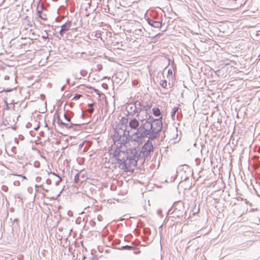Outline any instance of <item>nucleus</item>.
I'll return each mask as SVG.
<instances>
[{"instance_id": "nucleus-1", "label": "nucleus", "mask_w": 260, "mask_h": 260, "mask_svg": "<svg viewBox=\"0 0 260 260\" xmlns=\"http://www.w3.org/2000/svg\"><path fill=\"white\" fill-rule=\"evenodd\" d=\"M162 117L154 118L150 114H146V118L141 120L140 129L137 132L139 137L141 139L148 138L155 140L159 138L163 128Z\"/></svg>"}, {"instance_id": "nucleus-2", "label": "nucleus", "mask_w": 260, "mask_h": 260, "mask_svg": "<svg viewBox=\"0 0 260 260\" xmlns=\"http://www.w3.org/2000/svg\"><path fill=\"white\" fill-rule=\"evenodd\" d=\"M138 161L141 162L139 157L137 154V149L131 150L130 153L125 154V156L122 158L117 159L118 167L124 172L133 170L137 166Z\"/></svg>"}, {"instance_id": "nucleus-3", "label": "nucleus", "mask_w": 260, "mask_h": 260, "mask_svg": "<svg viewBox=\"0 0 260 260\" xmlns=\"http://www.w3.org/2000/svg\"><path fill=\"white\" fill-rule=\"evenodd\" d=\"M129 131H124L122 129L119 131L115 130V133L113 135V141L115 145L118 149L121 150L123 148H126L127 150L126 144L128 143Z\"/></svg>"}, {"instance_id": "nucleus-4", "label": "nucleus", "mask_w": 260, "mask_h": 260, "mask_svg": "<svg viewBox=\"0 0 260 260\" xmlns=\"http://www.w3.org/2000/svg\"><path fill=\"white\" fill-rule=\"evenodd\" d=\"M153 140L148 139L142 147L140 151L137 150V154L139 159L141 160V164H143L146 159L148 160L150 158V155L154 151V147L152 143Z\"/></svg>"}, {"instance_id": "nucleus-5", "label": "nucleus", "mask_w": 260, "mask_h": 260, "mask_svg": "<svg viewBox=\"0 0 260 260\" xmlns=\"http://www.w3.org/2000/svg\"><path fill=\"white\" fill-rule=\"evenodd\" d=\"M172 211V214L178 218H186V211L184 203L181 201L175 202L172 208L169 210V212Z\"/></svg>"}, {"instance_id": "nucleus-6", "label": "nucleus", "mask_w": 260, "mask_h": 260, "mask_svg": "<svg viewBox=\"0 0 260 260\" xmlns=\"http://www.w3.org/2000/svg\"><path fill=\"white\" fill-rule=\"evenodd\" d=\"M122 121V123H127L128 122V125L127 126V127H129L131 129L135 130L136 132L134 133V135L136 136L138 139H140V138L139 137V136L137 135V132L138 130H139L140 126L141 125L138 120H137L136 118H129V120L128 121V118H123Z\"/></svg>"}, {"instance_id": "nucleus-7", "label": "nucleus", "mask_w": 260, "mask_h": 260, "mask_svg": "<svg viewBox=\"0 0 260 260\" xmlns=\"http://www.w3.org/2000/svg\"><path fill=\"white\" fill-rule=\"evenodd\" d=\"M57 123L61 127L66 128L67 129H76L81 127V124H74L72 122L70 123L63 122L60 119L59 115L57 116Z\"/></svg>"}, {"instance_id": "nucleus-8", "label": "nucleus", "mask_w": 260, "mask_h": 260, "mask_svg": "<svg viewBox=\"0 0 260 260\" xmlns=\"http://www.w3.org/2000/svg\"><path fill=\"white\" fill-rule=\"evenodd\" d=\"M162 18L158 20H156L154 18H147L146 20L150 26L155 28H160L162 25Z\"/></svg>"}, {"instance_id": "nucleus-9", "label": "nucleus", "mask_w": 260, "mask_h": 260, "mask_svg": "<svg viewBox=\"0 0 260 260\" xmlns=\"http://www.w3.org/2000/svg\"><path fill=\"white\" fill-rule=\"evenodd\" d=\"M135 107L134 108L135 109V112H133V114H137L136 117L139 118V114L141 111H144V102H141L139 101L135 102Z\"/></svg>"}, {"instance_id": "nucleus-10", "label": "nucleus", "mask_w": 260, "mask_h": 260, "mask_svg": "<svg viewBox=\"0 0 260 260\" xmlns=\"http://www.w3.org/2000/svg\"><path fill=\"white\" fill-rule=\"evenodd\" d=\"M72 26V21H68L64 24H62L61 26V29H60L59 32L61 37H63L64 34L70 29V27Z\"/></svg>"}, {"instance_id": "nucleus-11", "label": "nucleus", "mask_w": 260, "mask_h": 260, "mask_svg": "<svg viewBox=\"0 0 260 260\" xmlns=\"http://www.w3.org/2000/svg\"><path fill=\"white\" fill-rule=\"evenodd\" d=\"M122 150L118 149L117 148V150L114 151L113 153V157H115V160H116V164H117V159L118 158H122V157H121V154H123L125 155V151H126V148H123V149H121Z\"/></svg>"}, {"instance_id": "nucleus-12", "label": "nucleus", "mask_w": 260, "mask_h": 260, "mask_svg": "<svg viewBox=\"0 0 260 260\" xmlns=\"http://www.w3.org/2000/svg\"><path fill=\"white\" fill-rule=\"evenodd\" d=\"M43 10V5L42 3H41V1H40L39 4H38V6L37 7V9L38 16L41 19L44 20H47L46 15H41Z\"/></svg>"}, {"instance_id": "nucleus-13", "label": "nucleus", "mask_w": 260, "mask_h": 260, "mask_svg": "<svg viewBox=\"0 0 260 260\" xmlns=\"http://www.w3.org/2000/svg\"><path fill=\"white\" fill-rule=\"evenodd\" d=\"M134 107H135V103L134 104H130L127 106L126 109L127 110L128 115H129V116L131 115L133 116L136 114H133V112H135V109L134 108Z\"/></svg>"}, {"instance_id": "nucleus-14", "label": "nucleus", "mask_w": 260, "mask_h": 260, "mask_svg": "<svg viewBox=\"0 0 260 260\" xmlns=\"http://www.w3.org/2000/svg\"><path fill=\"white\" fill-rule=\"evenodd\" d=\"M74 115V113L71 111H67L64 114V117L66 121L71 123V118Z\"/></svg>"}, {"instance_id": "nucleus-15", "label": "nucleus", "mask_w": 260, "mask_h": 260, "mask_svg": "<svg viewBox=\"0 0 260 260\" xmlns=\"http://www.w3.org/2000/svg\"><path fill=\"white\" fill-rule=\"evenodd\" d=\"M152 112L153 114V115L155 117H160L162 116L161 115V113L160 111V109L157 107H154L152 108Z\"/></svg>"}, {"instance_id": "nucleus-16", "label": "nucleus", "mask_w": 260, "mask_h": 260, "mask_svg": "<svg viewBox=\"0 0 260 260\" xmlns=\"http://www.w3.org/2000/svg\"><path fill=\"white\" fill-rule=\"evenodd\" d=\"M134 37L136 39H138L139 37L143 35V31L142 29H137L134 32Z\"/></svg>"}, {"instance_id": "nucleus-17", "label": "nucleus", "mask_w": 260, "mask_h": 260, "mask_svg": "<svg viewBox=\"0 0 260 260\" xmlns=\"http://www.w3.org/2000/svg\"><path fill=\"white\" fill-rule=\"evenodd\" d=\"M83 173V170H81L80 172H78L74 176V181L75 183L78 184L80 182L79 177H80L81 174Z\"/></svg>"}, {"instance_id": "nucleus-18", "label": "nucleus", "mask_w": 260, "mask_h": 260, "mask_svg": "<svg viewBox=\"0 0 260 260\" xmlns=\"http://www.w3.org/2000/svg\"><path fill=\"white\" fill-rule=\"evenodd\" d=\"M120 250H132L134 249V247L132 246L125 245L123 246L120 248H118Z\"/></svg>"}, {"instance_id": "nucleus-19", "label": "nucleus", "mask_w": 260, "mask_h": 260, "mask_svg": "<svg viewBox=\"0 0 260 260\" xmlns=\"http://www.w3.org/2000/svg\"><path fill=\"white\" fill-rule=\"evenodd\" d=\"M145 104H144V111L147 112L151 109L152 105L147 104L146 103H145Z\"/></svg>"}, {"instance_id": "nucleus-20", "label": "nucleus", "mask_w": 260, "mask_h": 260, "mask_svg": "<svg viewBox=\"0 0 260 260\" xmlns=\"http://www.w3.org/2000/svg\"><path fill=\"white\" fill-rule=\"evenodd\" d=\"M80 177L83 179L81 181V183H82L83 181L85 180V179L87 178L86 173L84 170H83V173L81 174Z\"/></svg>"}, {"instance_id": "nucleus-21", "label": "nucleus", "mask_w": 260, "mask_h": 260, "mask_svg": "<svg viewBox=\"0 0 260 260\" xmlns=\"http://www.w3.org/2000/svg\"><path fill=\"white\" fill-rule=\"evenodd\" d=\"M160 84L161 87L166 88L167 86V82L166 80H162Z\"/></svg>"}, {"instance_id": "nucleus-22", "label": "nucleus", "mask_w": 260, "mask_h": 260, "mask_svg": "<svg viewBox=\"0 0 260 260\" xmlns=\"http://www.w3.org/2000/svg\"><path fill=\"white\" fill-rule=\"evenodd\" d=\"M44 32H45V34L43 35V36H42V38L43 40H46L49 39L48 34L46 30L44 31Z\"/></svg>"}, {"instance_id": "nucleus-23", "label": "nucleus", "mask_w": 260, "mask_h": 260, "mask_svg": "<svg viewBox=\"0 0 260 260\" xmlns=\"http://www.w3.org/2000/svg\"><path fill=\"white\" fill-rule=\"evenodd\" d=\"M179 109V108L178 107H175L173 108L172 112H173V113H176L177 112H178Z\"/></svg>"}, {"instance_id": "nucleus-24", "label": "nucleus", "mask_w": 260, "mask_h": 260, "mask_svg": "<svg viewBox=\"0 0 260 260\" xmlns=\"http://www.w3.org/2000/svg\"><path fill=\"white\" fill-rule=\"evenodd\" d=\"M2 189L5 192H7L8 190V187L6 185H4L2 186Z\"/></svg>"}, {"instance_id": "nucleus-25", "label": "nucleus", "mask_w": 260, "mask_h": 260, "mask_svg": "<svg viewBox=\"0 0 260 260\" xmlns=\"http://www.w3.org/2000/svg\"><path fill=\"white\" fill-rule=\"evenodd\" d=\"M81 97V94H75V95L74 96L73 99L74 100H78Z\"/></svg>"}, {"instance_id": "nucleus-26", "label": "nucleus", "mask_w": 260, "mask_h": 260, "mask_svg": "<svg viewBox=\"0 0 260 260\" xmlns=\"http://www.w3.org/2000/svg\"><path fill=\"white\" fill-rule=\"evenodd\" d=\"M35 187H36V188H37V187H39V185H35ZM40 187H42V188H43V189L44 190H45L46 192H48V189H45V188L43 187V185H40Z\"/></svg>"}, {"instance_id": "nucleus-27", "label": "nucleus", "mask_w": 260, "mask_h": 260, "mask_svg": "<svg viewBox=\"0 0 260 260\" xmlns=\"http://www.w3.org/2000/svg\"><path fill=\"white\" fill-rule=\"evenodd\" d=\"M189 179V177L188 176H185L184 178H183V177H181V182L183 181H186L187 180H188Z\"/></svg>"}, {"instance_id": "nucleus-28", "label": "nucleus", "mask_w": 260, "mask_h": 260, "mask_svg": "<svg viewBox=\"0 0 260 260\" xmlns=\"http://www.w3.org/2000/svg\"><path fill=\"white\" fill-rule=\"evenodd\" d=\"M94 109L93 108V107L88 108V112L90 113H92L94 111Z\"/></svg>"}, {"instance_id": "nucleus-29", "label": "nucleus", "mask_w": 260, "mask_h": 260, "mask_svg": "<svg viewBox=\"0 0 260 260\" xmlns=\"http://www.w3.org/2000/svg\"><path fill=\"white\" fill-rule=\"evenodd\" d=\"M46 182L47 184L50 185L51 184V180L50 179H47L46 181Z\"/></svg>"}, {"instance_id": "nucleus-30", "label": "nucleus", "mask_w": 260, "mask_h": 260, "mask_svg": "<svg viewBox=\"0 0 260 260\" xmlns=\"http://www.w3.org/2000/svg\"><path fill=\"white\" fill-rule=\"evenodd\" d=\"M168 74L169 75L173 74V72H172V70L171 69H170L168 70Z\"/></svg>"}, {"instance_id": "nucleus-31", "label": "nucleus", "mask_w": 260, "mask_h": 260, "mask_svg": "<svg viewBox=\"0 0 260 260\" xmlns=\"http://www.w3.org/2000/svg\"><path fill=\"white\" fill-rule=\"evenodd\" d=\"M175 116H176V113H173V112H172V113H171V117H172V118L173 120L175 119Z\"/></svg>"}, {"instance_id": "nucleus-32", "label": "nucleus", "mask_w": 260, "mask_h": 260, "mask_svg": "<svg viewBox=\"0 0 260 260\" xmlns=\"http://www.w3.org/2000/svg\"><path fill=\"white\" fill-rule=\"evenodd\" d=\"M98 69L99 71L101 70L102 69V66L101 64H98L97 66Z\"/></svg>"}, {"instance_id": "nucleus-33", "label": "nucleus", "mask_w": 260, "mask_h": 260, "mask_svg": "<svg viewBox=\"0 0 260 260\" xmlns=\"http://www.w3.org/2000/svg\"><path fill=\"white\" fill-rule=\"evenodd\" d=\"M140 253H141V251L139 250L134 251V253L135 254H140Z\"/></svg>"}, {"instance_id": "nucleus-34", "label": "nucleus", "mask_w": 260, "mask_h": 260, "mask_svg": "<svg viewBox=\"0 0 260 260\" xmlns=\"http://www.w3.org/2000/svg\"><path fill=\"white\" fill-rule=\"evenodd\" d=\"M41 180V178L40 177H37L36 178V181L37 182H39Z\"/></svg>"}, {"instance_id": "nucleus-35", "label": "nucleus", "mask_w": 260, "mask_h": 260, "mask_svg": "<svg viewBox=\"0 0 260 260\" xmlns=\"http://www.w3.org/2000/svg\"><path fill=\"white\" fill-rule=\"evenodd\" d=\"M115 244H118L120 243V240H116L114 241Z\"/></svg>"}, {"instance_id": "nucleus-36", "label": "nucleus", "mask_w": 260, "mask_h": 260, "mask_svg": "<svg viewBox=\"0 0 260 260\" xmlns=\"http://www.w3.org/2000/svg\"><path fill=\"white\" fill-rule=\"evenodd\" d=\"M157 214L159 215H160L161 214V210H158L157 211Z\"/></svg>"}, {"instance_id": "nucleus-37", "label": "nucleus", "mask_w": 260, "mask_h": 260, "mask_svg": "<svg viewBox=\"0 0 260 260\" xmlns=\"http://www.w3.org/2000/svg\"><path fill=\"white\" fill-rule=\"evenodd\" d=\"M102 218V216H101V215H99V216H98V220H100V221H101V218Z\"/></svg>"}, {"instance_id": "nucleus-38", "label": "nucleus", "mask_w": 260, "mask_h": 260, "mask_svg": "<svg viewBox=\"0 0 260 260\" xmlns=\"http://www.w3.org/2000/svg\"><path fill=\"white\" fill-rule=\"evenodd\" d=\"M60 181H61V179H60V178H59V180H58V181H57L56 182V185H57L58 184V183L60 182Z\"/></svg>"}, {"instance_id": "nucleus-39", "label": "nucleus", "mask_w": 260, "mask_h": 260, "mask_svg": "<svg viewBox=\"0 0 260 260\" xmlns=\"http://www.w3.org/2000/svg\"><path fill=\"white\" fill-rule=\"evenodd\" d=\"M88 108L92 107H93V104H88Z\"/></svg>"}, {"instance_id": "nucleus-40", "label": "nucleus", "mask_w": 260, "mask_h": 260, "mask_svg": "<svg viewBox=\"0 0 260 260\" xmlns=\"http://www.w3.org/2000/svg\"><path fill=\"white\" fill-rule=\"evenodd\" d=\"M5 0H0V5L3 4Z\"/></svg>"}, {"instance_id": "nucleus-41", "label": "nucleus", "mask_w": 260, "mask_h": 260, "mask_svg": "<svg viewBox=\"0 0 260 260\" xmlns=\"http://www.w3.org/2000/svg\"><path fill=\"white\" fill-rule=\"evenodd\" d=\"M31 125V124H30V123H28L27 124V125H26V127H29V125Z\"/></svg>"}, {"instance_id": "nucleus-42", "label": "nucleus", "mask_w": 260, "mask_h": 260, "mask_svg": "<svg viewBox=\"0 0 260 260\" xmlns=\"http://www.w3.org/2000/svg\"><path fill=\"white\" fill-rule=\"evenodd\" d=\"M18 221V219L17 218H15L14 220V222H17Z\"/></svg>"}, {"instance_id": "nucleus-43", "label": "nucleus", "mask_w": 260, "mask_h": 260, "mask_svg": "<svg viewBox=\"0 0 260 260\" xmlns=\"http://www.w3.org/2000/svg\"><path fill=\"white\" fill-rule=\"evenodd\" d=\"M69 82H70V79H68L67 80V83H69Z\"/></svg>"}, {"instance_id": "nucleus-44", "label": "nucleus", "mask_w": 260, "mask_h": 260, "mask_svg": "<svg viewBox=\"0 0 260 260\" xmlns=\"http://www.w3.org/2000/svg\"><path fill=\"white\" fill-rule=\"evenodd\" d=\"M94 90H95L96 92H99V91L98 89H94Z\"/></svg>"}, {"instance_id": "nucleus-45", "label": "nucleus", "mask_w": 260, "mask_h": 260, "mask_svg": "<svg viewBox=\"0 0 260 260\" xmlns=\"http://www.w3.org/2000/svg\"><path fill=\"white\" fill-rule=\"evenodd\" d=\"M64 89V86H63L62 88H61V90L63 91Z\"/></svg>"}, {"instance_id": "nucleus-46", "label": "nucleus", "mask_w": 260, "mask_h": 260, "mask_svg": "<svg viewBox=\"0 0 260 260\" xmlns=\"http://www.w3.org/2000/svg\"><path fill=\"white\" fill-rule=\"evenodd\" d=\"M178 114H177V119H178V116H178Z\"/></svg>"}]
</instances>
